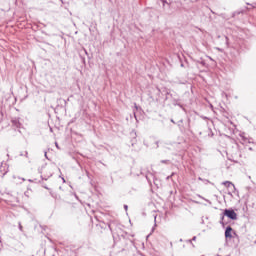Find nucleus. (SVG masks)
Returning <instances> with one entry per match:
<instances>
[{
	"instance_id": "nucleus-22",
	"label": "nucleus",
	"mask_w": 256,
	"mask_h": 256,
	"mask_svg": "<svg viewBox=\"0 0 256 256\" xmlns=\"http://www.w3.org/2000/svg\"><path fill=\"white\" fill-rule=\"evenodd\" d=\"M56 147L59 148V145L56 143Z\"/></svg>"
},
{
	"instance_id": "nucleus-2",
	"label": "nucleus",
	"mask_w": 256,
	"mask_h": 256,
	"mask_svg": "<svg viewBox=\"0 0 256 256\" xmlns=\"http://www.w3.org/2000/svg\"><path fill=\"white\" fill-rule=\"evenodd\" d=\"M222 185L230 189L232 192L236 191L235 184H233L231 181H225L222 183Z\"/></svg>"
},
{
	"instance_id": "nucleus-18",
	"label": "nucleus",
	"mask_w": 256,
	"mask_h": 256,
	"mask_svg": "<svg viewBox=\"0 0 256 256\" xmlns=\"http://www.w3.org/2000/svg\"><path fill=\"white\" fill-rule=\"evenodd\" d=\"M75 198H76V199H79V197L77 196V194H75Z\"/></svg>"
},
{
	"instance_id": "nucleus-24",
	"label": "nucleus",
	"mask_w": 256,
	"mask_h": 256,
	"mask_svg": "<svg viewBox=\"0 0 256 256\" xmlns=\"http://www.w3.org/2000/svg\"><path fill=\"white\" fill-rule=\"evenodd\" d=\"M228 195H232L231 192H229Z\"/></svg>"
},
{
	"instance_id": "nucleus-19",
	"label": "nucleus",
	"mask_w": 256,
	"mask_h": 256,
	"mask_svg": "<svg viewBox=\"0 0 256 256\" xmlns=\"http://www.w3.org/2000/svg\"><path fill=\"white\" fill-rule=\"evenodd\" d=\"M157 147H159V142H156Z\"/></svg>"
},
{
	"instance_id": "nucleus-21",
	"label": "nucleus",
	"mask_w": 256,
	"mask_h": 256,
	"mask_svg": "<svg viewBox=\"0 0 256 256\" xmlns=\"http://www.w3.org/2000/svg\"><path fill=\"white\" fill-rule=\"evenodd\" d=\"M235 13H237V15H239L241 12H235Z\"/></svg>"
},
{
	"instance_id": "nucleus-3",
	"label": "nucleus",
	"mask_w": 256,
	"mask_h": 256,
	"mask_svg": "<svg viewBox=\"0 0 256 256\" xmlns=\"http://www.w3.org/2000/svg\"><path fill=\"white\" fill-rule=\"evenodd\" d=\"M11 123L13 127H16V129H21V122L19 121V118H12Z\"/></svg>"
},
{
	"instance_id": "nucleus-7",
	"label": "nucleus",
	"mask_w": 256,
	"mask_h": 256,
	"mask_svg": "<svg viewBox=\"0 0 256 256\" xmlns=\"http://www.w3.org/2000/svg\"><path fill=\"white\" fill-rule=\"evenodd\" d=\"M199 197H200V199H203L204 201H206L207 203H209V205H211V201H210V200L203 198L201 195H199Z\"/></svg>"
},
{
	"instance_id": "nucleus-16",
	"label": "nucleus",
	"mask_w": 256,
	"mask_h": 256,
	"mask_svg": "<svg viewBox=\"0 0 256 256\" xmlns=\"http://www.w3.org/2000/svg\"><path fill=\"white\" fill-rule=\"evenodd\" d=\"M252 7H254V8L256 7V2L252 4Z\"/></svg>"
},
{
	"instance_id": "nucleus-13",
	"label": "nucleus",
	"mask_w": 256,
	"mask_h": 256,
	"mask_svg": "<svg viewBox=\"0 0 256 256\" xmlns=\"http://www.w3.org/2000/svg\"><path fill=\"white\" fill-rule=\"evenodd\" d=\"M192 241H197V236H194V237L192 238Z\"/></svg>"
},
{
	"instance_id": "nucleus-6",
	"label": "nucleus",
	"mask_w": 256,
	"mask_h": 256,
	"mask_svg": "<svg viewBox=\"0 0 256 256\" xmlns=\"http://www.w3.org/2000/svg\"><path fill=\"white\" fill-rule=\"evenodd\" d=\"M50 195L53 197V199H57V193L50 191Z\"/></svg>"
},
{
	"instance_id": "nucleus-15",
	"label": "nucleus",
	"mask_w": 256,
	"mask_h": 256,
	"mask_svg": "<svg viewBox=\"0 0 256 256\" xmlns=\"http://www.w3.org/2000/svg\"><path fill=\"white\" fill-rule=\"evenodd\" d=\"M170 121H171V123H173L175 125V120L171 119Z\"/></svg>"
},
{
	"instance_id": "nucleus-20",
	"label": "nucleus",
	"mask_w": 256,
	"mask_h": 256,
	"mask_svg": "<svg viewBox=\"0 0 256 256\" xmlns=\"http://www.w3.org/2000/svg\"><path fill=\"white\" fill-rule=\"evenodd\" d=\"M63 183H65V178H62Z\"/></svg>"
},
{
	"instance_id": "nucleus-1",
	"label": "nucleus",
	"mask_w": 256,
	"mask_h": 256,
	"mask_svg": "<svg viewBox=\"0 0 256 256\" xmlns=\"http://www.w3.org/2000/svg\"><path fill=\"white\" fill-rule=\"evenodd\" d=\"M225 217H228V219L235 221L237 220V213H235V210L233 209H225L220 220V225H222L223 227L227 225V223H225Z\"/></svg>"
},
{
	"instance_id": "nucleus-5",
	"label": "nucleus",
	"mask_w": 256,
	"mask_h": 256,
	"mask_svg": "<svg viewBox=\"0 0 256 256\" xmlns=\"http://www.w3.org/2000/svg\"><path fill=\"white\" fill-rule=\"evenodd\" d=\"M20 157H26V158H29V152H27V151L20 152Z\"/></svg>"
},
{
	"instance_id": "nucleus-11",
	"label": "nucleus",
	"mask_w": 256,
	"mask_h": 256,
	"mask_svg": "<svg viewBox=\"0 0 256 256\" xmlns=\"http://www.w3.org/2000/svg\"><path fill=\"white\" fill-rule=\"evenodd\" d=\"M175 175V173H172L170 176L167 177V179H171Z\"/></svg>"
},
{
	"instance_id": "nucleus-17",
	"label": "nucleus",
	"mask_w": 256,
	"mask_h": 256,
	"mask_svg": "<svg viewBox=\"0 0 256 256\" xmlns=\"http://www.w3.org/2000/svg\"><path fill=\"white\" fill-rule=\"evenodd\" d=\"M43 187H44V189H47L49 191V187H47V186H43Z\"/></svg>"
},
{
	"instance_id": "nucleus-4",
	"label": "nucleus",
	"mask_w": 256,
	"mask_h": 256,
	"mask_svg": "<svg viewBox=\"0 0 256 256\" xmlns=\"http://www.w3.org/2000/svg\"><path fill=\"white\" fill-rule=\"evenodd\" d=\"M231 231H233V228L231 226H227L225 230L226 239H231V237H233V235H231Z\"/></svg>"
},
{
	"instance_id": "nucleus-9",
	"label": "nucleus",
	"mask_w": 256,
	"mask_h": 256,
	"mask_svg": "<svg viewBox=\"0 0 256 256\" xmlns=\"http://www.w3.org/2000/svg\"><path fill=\"white\" fill-rule=\"evenodd\" d=\"M161 163H164L165 165H168V163H170L169 160H161Z\"/></svg>"
},
{
	"instance_id": "nucleus-14",
	"label": "nucleus",
	"mask_w": 256,
	"mask_h": 256,
	"mask_svg": "<svg viewBox=\"0 0 256 256\" xmlns=\"http://www.w3.org/2000/svg\"><path fill=\"white\" fill-rule=\"evenodd\" d=\"M163 5L167 4V0H162Z\"/></svg>"
},
{
	"instance_id": "nucleus-10",
	"label": "nucleus",
	"mask_w": 256,
	"mask_h": 256,
	"mask_svg": "<svg viewBox=\"0 0 256 256\" xmlns=\"http://www.w3.org/2000/svg\"><path fill=\"white\" fill-rule=\"evenodd\" d=\"M44 157H45L46 159H49V157H47V151H44Z\"/></svg>"
},
{
	"instance_id": "nucleus-8",
	"label": "nucleus",
	"mask_w": 256,
	"mask_h": 256,
	"mask_svg": "<svg viewBox=\"0 0 256 256\" xmlns=\"http://www.w3.org/2000/svg\"><path fill=\"white\" fill-rule=\"evenodd\" d=\"M18 229L19 231H23V225H21V222L18 223Z\"/></svg>"
},
{
	"instance_id": "nucleus-23",
	"label": "nucleus",
	"mask_w": 256,
	"mask_h": 256,
	"mask_svg": "<svg viewBox=\"0 0 256 256\" xmlns=\"http://www.w3.org/2000/svg\"><path fill=\"white\" fill-rule=\"evenodd\" d=\"M86 175H89V172H88V171H86Z\"/></svg>"
},
{
	"instance_id": "nucleus-12",
	"label": "nucleus",
	"mask_w": 256,
	"mask_h": 256,
	"mask_svg": "<svg viewBox=\"0 0 256 256\" xmlns=\"http://www.w3.org/2000/svg\"><path fill=\"white\" fill-rule=\"evenodd\" d=\"M124 209H125V211H127L129 209V206L124 205Z\"/></svg>"
}]
</instances>
